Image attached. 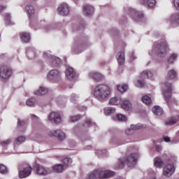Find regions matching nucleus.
I'll list each match as a JSON object with an SVG mask.
<instances>
[{"label":"nucleus","mask_w":179,"mask_h":179,"mask_svg":"<svg viewBox=\"0 0 179 179\" xmlns=\"http://www.w3.org/2000/svg\"><path fill=\"white\" fill-rule=\"evenodd\" d=\"M138 153H131L124 158H120L118 160V162L115 165V169H124L125 164L129 167H135L136 163L138 162Z\"/></svg>","instance_id":"f257e3e1"},{"label":"nucleus","mask_w":179,"mask_h":179,"mask_svg":"<svg viewBox=\"0 0 179 179\" xmlns=\"http://www.w3.org/2000/svg\"><path fill=\"white\" fill-rule=\"evenodd\" d=\"M110 94H111L110 87L104 84L96 85L94 90V96L99 101H106Z\"/></svg>","instance_id":"f03ea898"},{"label":"nucleus","mask_w":179,"mask_h":179,"mask_svg":"<svg viewBox=\"0 0 179 179\" xmlns=\"http://www.w3.org/2000/svg\"><path fill=\"white\" fill-rule=\"evenodd\" d=\"M114 176V172L112 171H101V169H96L93 172H91L88 174L86 179H105L110 178Z\"/></svg>","instance_id":"7ed1b4c3"},{"label":"nucleus","mask_w":179,"mask_h":179,"mask_svg":"<svg viewBox=\"0 0 179 179\" xmlns=\"http://www.w3.org/2000/svg\"><path fill=\"white\" fill-rule=\"evenodd\" d=\"M177 162V157L171 156L168 159V164L163 169V175L165 177H171L176 171V163Z\"/></svg>","instance_id":"20e7f679"},{"label":"nucleus","mask_w":179,"mask_h":179,"mask_svg":"<svg viewBox=\"0 0 179 179\" xmlns=\"http://www.w3.org/2000/svg\"><path fill=\"white\" fill-rule=\"evenodd\" d=\"M154 50L156 54L159 55V57H163V55H166L167 51H169V44L166 41L158 42L155 44Z\"/></svg>","instance_id":"39448f33"},{"label":"nucleus","mask_w":179,"mask_h":179,"mask_svg":"<svg viewBox=\"0 0 179 179\" xmlns=\"http://www.w3.org/2000/svg\"><path fill=\"white\" fill-rule=\"evenodd\" d=\"M86 46V39L83 38H76L73 50L76 54H79L83 51Z\"/></svg>","instance_id":"423d86ee"},{"label":"nucleus","mask_w":179,"mask_h":179,"mask_svg":"<svg viewBox=\"0 0 179 179\" xmlns=\"http://www.w3.org/2000/svg\"><path fill=\"white\" fill-rule=\"evenodd\" d=\"M33 169L29 164H24L22 167L20 168L18 176L20 178H27L31 174Z\"/></svg>","instance_id":"0eeeda50"},{"label":"nucleus","mask_w":179,"mask_h":179,"mask_svg":"<svg viewBox=\"0 0 179 179\" xmlns=\"http://www.w3.org/2000/svg\"><path fill=\"white\" fill-rule=\"evenodd\" d=\"M43 58L48 59L51 66L57 67L61 64V59L52 56L47 52H43Z\"/></svg>","instance_id":"6e6552de"},{"label":"nucleus","mask_w":179,"mask_h":179,"mask_svg":"<svg viewBox=\"0 0 179 179\" xmlns=\"http://www.w3.org/2000/svg\"><path fill=\"white\" fill-rule=\"evenodd\" d=\"M12 76V69L9 67L3 66L0 68V78L3 80H8Z\"/></svg>","instance_id":"1a4fd4ad"},{"label":"nucleus","mask_w":179,"mask_h":179,"mask_svg":"<svg viewBox=\"0 0 179 179\" xmlns=\"http://www.w3.org/2000/svg\"><path fill=\"white\" fill-rule=\"evenodd\" d=\"M49 136H55L56 138H58L59 141H64V139L66 138L65 133L59 129L50 131L49 132Z\"/></svg>","instance_id":"9d476101"},{"label":"nucleus","mask_w":179,"mask_h":179,"mask_svg":"<svg viewBox=\"0 0 179 179\" xmlns=\"http://www.w3.org/2000/svg\"><path fill=\"white\" fill-rule=\"evenodd\" d=\"M57 12L61 16H67V15H69V6H68V4L63 3L57 8Z\"/></svg>","instance_id":"9b49d317"},{"label":"nucleus","mask_w":179,"mask_h":179,"mask_svg":"<svg viewBox=\"0 0 179 179\" xmlns=\"http://www.w3.org/2000/svg\"><path fill=\"white\" fill-rule=\"evenodd\" d=\"M66 76L67 79H69V80H76V79H78V76H76V73L71 67H69L66 69Z\"/></svg>","instance_id":"f8f14e48"},{"label":"nucleus","mask_w":179,"mask_h":179,"mask_svg":"<svg viewBox=\"0 0 179 179\" xmlns=\"http://www.w3.org/2000/svg\"><path fill=\"white\" fill-rule=\"evenodd\" d=\"M61 78V73L57 69L50 71L48 75L49 80H54V79H59Z\"/></svg>","instance_id":"ddd939ff"},{"label":"nucleus","mask_w":179,"mask_h":179,"mask_svg":"<svg viewBox=\"0 0 179 179\" xmlns=\"http://www.w3.org/2000/svg\"><path fill=\"white\" fill-rule=\"evenodd\" d=\"M164 96L166 100H169L171 97V84L166 83L164 89Z\"/></svg>","instance_id":"4468645a"},{"label":"nucleus","mask_w":179,"mask_h":179,"mask_svg":"<svg viewBox=\"0 0 179 179\" xmlns=\"http://www.w3.org/2000/svg\"><path fill=\"white\" fill-rule=\"evenodd\" d=\"M48 120L52 122H53L55 124H58V122H61V115L57 112H53L49 115Z\"/></svg>","instance_id":"2eb2a0df"},{"label":"nucleus","mask_w":179,"mask_h":179,"mask_svg":"<svg viewBox=\"0 0 179 179\" xmlns=\"http://www.w3.org/2000/svg\"><path fill=\"white\" fill-rule=\"evenodd\" d=\"M83 12L84 15L85 16H90L93 15V13L94 12V8L93 6L87 4L83 6Z\"/></svg>","instance_id":"dca6fc26"},{"label":"nucleus","mask_w":179,"mask_h":179,"mask_svg":"<svg viewBox=\"0 0 179 179\" xmlns=\"http://www.w3.org/2000/svg\"><path fill=\"white\" fill-rule=\"evenodd\" d=\"M89 76L96 80V82H100V80H103V79H104V77L101 73L93 71L89 73Z\"/></svg>","instance_id":"f3484780"},{"label":"nucleus","mask_w":179,"mask_h":179,"mask_svg":"<svg viewBox=\"0 0 179 179\" xmlns=\"http://www.w3.org/2000/svg\"><path fill=\"white\" fill-rule=\"evenodd\" d=\"M169 22L171 26H174V24H179V13L172 14L169 18Z\"/></svg>","instance_id":"a211bd4d"},{"label":"nucleus","mask_w":179,"mask_h":179,"mask_svg":"<svg viewBox=\"0 0 179 179\" xmlns=\"http://www.w3.org/2000/svg\"><path fill=\"white\" fill-rule=\"evenodd\" d=\"M35 169L38 176H47V174H48V171L41 165H36Z\"/></svg>","instance_id":"6ab92c4d"},{"label":"nucleus","mask_w":179,"mask_h":179,"mask_svg":"<svg viewBox=\"0 0 179 179\" xmlns=\"http://www.w3.org/2000/svg\"><path fill=\"white\" fill-rule=\"evenodd\" d=\"M178 76V73H177V71L171 69L168 71L167 79H169V80H175V79H177Z\"/></svg>","instance_id":"aec40b11"},{"label":"nucleus","mask_w":179,"mask_h":179,"mask_svg":"<svg viewBox=\"0 0 179 179\" xmlns=\"http://www.w3.org/2000/svg\"><path fill=\"white\" fill-rule=\"evenodd\" d=\"M117 59L119 65H124L125 62V52L120 51L117 54Z\"/></svg>","instance_id":"412c9836"},{"label":"nucleus","mask_w":179,"mask_h":179,"mask_svg":"<svg viewBox=\"0 0 179 179\" xmlns=\"http://www.w3.org/2000/svg\"><path fill=\"white\" fill-rule=\"evenodd\" d=\"M25 10H27L29 16V19H31V20H33V19L36 17V15L34 14V7H33V6L29 5L25 7Z\"/></svg>","instance_id":"4be33fe9"},{"label":"nucleus","mask_w":179,"mask_h":179,"mask_svg":"<svg viewBox=\"0 0 179 179\" xmlns=\"http://www.w3.org/2000/svg\"><path fill=\"white\" fill-rule=\"evenodd\" d=\"M26 54L28 59H34L36 58V50L33 48H27Z\"/></svg>","instance_id":"5701e85b"},{"label":"nucleus","mask_w":179,"mask_h":179,"mask_svg":"<svg viewBox=\"0 0 179 179\" xmlns=\"http://www.w3.org/2000/svg\"><path fill=\"white\" fill-rule=\"evenodd\" d=\"M141 5H147L148 8H153L156 5V0H140Z\"/></svg>","instance_id":"b1692460"},{"label":"nucleus","mask_w":179,"mask_h":179,"mask_svg":"<svg viewBox=\"0 0 179 179\" xmlns=\"http://www.w3.org/2000/svg\"><path fill=\"white\" fill-rule=\"evenodd\" d=\"M177 121H179V116L170 117L168 120L165 122V125L171 127L177 123Z\"/></svg>","instance_id":"393cba45"},{"label":"nucleus","mask_w":179,"mask_h":179,"mask_svg":"<svg viewBox=\"0 0 179 179\" xmlns=\"http://www.w3.org/2000/svg\"><path fill=\"white\" fill-rule=\"evenodd\" d=\"M121 107L122 108H123V110H126V111H129V110H131V108H132V105L131 104V102L129 101L124 100L122 101Z\"/></svg>","instance_id":"a878e982"},{"label":"nucleus","mask_w":179,"mask_h":179,"mask_svg":"<svg viewBox=\"0 0 179 179\" xmlns=\"http://www.w3.org/2000/svg\"><path fill=\"white\" fill-rule=\"evenodd\" d=\"M141 78L144 79H150L151 78H153V73L149 70L143 71L141 73Z\"/></svg>","instance_id":"bb28decb"},{"label":"nucleus","mask_w":179,"mask_h":179,"mask_svg":"<svg viewBox=\"0 0 179 179\" xmlns=\"http://www.w3.org/2000/svg\"><path fill=\"white\" fill-rule=\"evenodd\" d=\"M132 13H134V19L136 22H139L141 20L143 19V14L142 13H139L138 11H135L133 10Z\"/></svg>","instance_id":"cd10ccee"},{"label":"nucleus","mask_w":179,"mask_h":179,"mask_svg":"<svg viewBox=\"0 0 179 179\" xmlns=\"http://www.w3.org/2000/svg\"><path fill=\"white\" fill-rule=\"evenodd\" d=\"M20 37L24 43H30V34L22 32L20 34Z\"/></svg>","instance_id":"c85d7f7f"},{"label":"nucleus","mask_w":179,"mask_h":179,"mask_svg":"<svg viewBox=\"0 0 179 179\" xmlns=\"http://www.w3.org/2000/svg\"><path fill=\"white\" fill-rule=\"evenodd\" d=\"M121 103V98L118 96L113 97L109 101V104L112 106H118Z\"/></svg>","instance_id":"c756f323"},{"label":"nucleus","mask_w":179,"mask_h":179,"mask_svg":"<svg viewBox=\"0 0 179 179\" xmlns=\"http://www.w3.org/2000/svg\"><path fill=\"white\" fill-rule=\"evenodd\" d=\"M163 164H164V162H163L161 157H155V162H154V165L155 167H159V169H160L163 166Z\"/></svg>","instance_id":"7c9ffc66"},{"label":"nucleus","mask_w":179,"mask_h":179,"mask_svg":"<svg viewBox=\"0 0 179 179\" xmlns=\"http://www.w3.org/2000/svg\"><path fill=\"white\" fill-rule=\"evenodd\" d=\"M48 92V89L41 87L40 89L34 93V94L36 96H44V94H46Z\"/></svg>","instance_id":"2f4dec72"},{"label":"nucleus","mask_w":179,"mask_h":179,"mask_svg":"<svg viewBox=\"0 0 179 179\" xmlns=\"http://www.w3.org/2000/svg\"><path fill=\"white\" fill-rule=\"evenodd\" d=\"M52 169L55 173H62L66 168L64 166V165L59 164L55 165Z\"/></svg>","instance_id":"473e14b6"},{"label":"nucleus","mask_w":179,"mask_h":179,"mask_svg":"<svg viewBox=\"0 0 179 179\" xmlns=\"http://www.w3.org/2000/svg\"><path fill=\"white\" fill-rule=\"evenodd\" d=\"M152 113H154L155 115H162L163 114V108L160 106H155L152 108Z\"/></svg>","instance_id":"72a5a7b5"},{"label":"nucleus","mask_w":179,"mask_h":179,"mask_svg":"<svg viewBox=\"0 0 179 179\" xmlns=\"http://www.w3.org/2000/svg\"><path fill=\"white\" fill-rule=\"evenodd\" d=\"M63 166L65 169L68 168L70 164H72V159L69 157L63 158L62 160Z\"/></svg>","instance_id":"f704fd0d"},{"label":"nucleus","mask_w":179,"mask_h":179,"mask_svg":"<svg viewBox=\"0 0 179 179\" xmlns=\"http://www.w3.org/2000/svg\"><path fill=\"white\" fill-rule=\"evenodd\" d=\"M141 100L143 103H144V104H146L147 106H150V104H152V99L148 95H145L144 96H143Z\"/></svg>","instance_id":"c9c22d12"},{"label":"nucleus","mask_w":179,"mask_h":179,"mask_svg":"<svg viewBox=\"0 0 179 179\" xmlns=\"http://www.w3.org/2000/svg\"><path fill=\"white\" fill-rule=\"evenodd\" d=\"M117 90L118 92H120V93H124V92H127L128 90V85H117Z\"/></svg>","instance_id":"e433bc0d"},{"label":"nucleus","mask_w":179,"mask_h":179,"mask_svg":"<svg viewBox=\"0 0 179 179\" xmlns=\"http://www.w3.org/2000/svg\"><path fill=\"white\" fill-rule=\"evenodd\" d=\"M27 106L29 107H34L36 106V99L31 98L27 101Z\"/></svg>","instance_id":"4c0bfd02"},{"label":"nucleus","mask_w":179,"mask_h":179,"mask_svg":"<svg viewBox=\"0 0 179 179\" xmlns=\"http://www.w3.org/2000/svg\"><path fill=\"white\" fill-rule=\"evenodd\" d=\"M8 168L6 166L0 164V173L1 174H8Z\"/></svg>","instance_id":"58836bf2"},{"label":"nucleus","mask_w":179,"mask_h":179,"mask_svg":"<svg viewBox=\"0 0 179 179\" xmlns=\"http://www.w3.org/2000/svg\"><path fill=\"white\" fill-rule=\"evenodd\" d=\"M177 57H178L177 54L176 53L172 54L171 56L168 59L169 64H173L174 61L177 59Z\"/></svg>","instance_id":"ea45409f"},{"label":"nucleus","mask_w":179,"mask_h":179,"mask_svg":"<svg viewBox=\"0 0 179 179\" xmlns=\"http://www.w3.org/2000/svg\"><path fill=\"white\" fill-rule=\"evenodd\" d=\"M25 141H26V137L20 136L16 138L15 143H16V145H20V144L23 143V142H24Z\"/></svg>","instance_id":"a19ab883"},{"label":"nucleus","mask_w":179,"mask_h":179,"mask_svg":"<svg viewBox=\"0 0 179 179\" xmlns=\"http://www.w3.org/2000/svg\"><path fill=\"white\" fill-rule=\"evenodd\" d=\"M113 113H115V108H114L109 107L105 109V114H107L108 115L113 114Z\"/></svg>","instance_id":"79ce46f5"},{"label":"nucleus","mask_w":179,"mask_h":179,"mask_svg":"<svg viewBox=\"0 0 179 179\" xmlns=\"http://www.w3.org/2000/svg\"><path fill=\"white\" fill-rule=\"evenodd\" d=\"M82 118V116L80 115L73 116L70 117V122H76V121H79V120Z\"/></svg>","instance_id":"37998d69"},{"label":"nucleus","mask_w":179,"mask_h":179,"mask_svg":"<svg viewBox=\"0 0 179 179\" xmlns=\"http://www.w3.org/2000/svg\"><path fill=\"white\" fill-rule=\"evenodd\" d=\"M136 87H143L145 86V80H138L136 83Z\"/></svg>","instance_id":"c03bdc74"},{"label":"nucleus","mask_w":179,"mask_h":179,"mask_svg":"<svg viewBox=\"0 0 179 179\" xmlns=\"http://www.w3.org/2000/svg\"><path fill=\"white\" fill-rule=\"evenodd\" d=\"M116 118L118 121H127V117L122 114H119L116 115Z\"/></svg>","instance_id":"a18cd8bd"},{"label":"nucleus","mask_w":179,"mask_h":179,"mask_svg":"<svg viewBox=\"0 0 179 179\" xmlns=\"http://www.w3.org/2000/svg\"><path fill=\"white\" fill-rule=\"evenodd\" d=\"M10 142H12V141L10 139H7L4 141H1L0 143V145H1V146H8V145H9L10 143Z\"/></svg>","instance_id":"49530a36"},{"label":"nucleus","mask_w":179,"mask_h":179,"mask_svg":"<svg viewBox=\"0 0 179 179\" xmlns=\"http://www.w3.org/2000/svg\"><path fill=\"white\" fill-rule=\"evenodd\" d=\"M131 128L132 129H141V128H142V126L141 124H135V125H131Z\"/></svg>","instance_id":"de8ad7c7"},{"label":"nucleus","mask_w":179,"mask_h":179,"mask_svg":"<svg viewBox=\"0 0 179 179\" xmlns=\"http://www.w3.org/2000/svg\"><path fill=\"white\" fill-rule=\"evenodd\" d=\"M174 6L176 8L177 10H179V0H174Z\"/></svg>","instance_id":"09e8293b"},{"label":"nucleus","mask_w":179,"mask_h":179,"mask_svg":"<svg viewBox=\"0 0 179 179\" xmlns=\"http://www.w3.org/2000/svg\"><path fill=\"white\" fill-rule=\"evenodd\" d=\"M17 125H18V127H24V121H22L20 120H18Z\"/></svg>","instance_id":"8fccbe9b"},{"label":"nucleus","mask_w":179,"mask_h":179,"mask_svg":"<svg viewBox=\"0 0 179 179\" xmlns=\"http://www.w3.org/2000/svg\"><path fill=\"white\" fill-rule=\"evenodd\" d=\"M5 20H6L7 22H10V14L6 13V14L5 15Z\"/></svg>","instance_id":"3c124183"},{"label":"nucleus","mask_w":179,"mask_h":179,"mask_svg":"<svg viewBox=\"0 0 179 179\" xmlns=\"http://www.w3.org/2000/svg\"><path fill=\"white\" fill-rule=\"evenodd\" d=\"M85 124H87V127H90V125H92V124H93L92 122V120L90 119H87L85 120Z\"/></svg>","instance_id":"603ef678"},{"label":"nucleus","mask_w":179,"mask_h":179,"mask_svg":"<svg viewBox=\"0 0 179 179\" xmlns=\"http://www.w3.org/2000/svg\"><path fill=\"white\" fill-rule=\"evenodd\" d=\"M155 149H156L157 152H161L162 151V146L156 145Z\"/></svg>","instance_id":"864d4df0"},{"label":"nucleus","mask_w":179,"mask_h":179,"mask_svg":"<svg viewBox=\"0 0 179 179\" xmlns=\"http://www.w3.org/2000/svg\"><path fill=\"white\" fill-rule=\"evenodd\" d=\"M164 139L165 142H170V141H171L170 137H169V136L164 137Z\"/></svg>","instance_id":"5fc2aeb1"},{"label":"nucleus","mask_w":179,"mask_h":179,"mask_svg":"<svg viewBox=\"0 0 179 179\" xmlns=\"http://www.w3.org/2000/svg\"><path fill=\"white\" fill-rule=\"evenodd\" d=\"M4 9H6V6H0V12H1V10H3Z\"/></svg>","instance_id":"6e6d98bb"},{"label":"nucleus","mask_w":179,"mask_h":179,"mask_svg":"<svg viewBox=\"0 0 179 179\" xmlns=\"http://www.w3.org/2000/svg\"><path fill=\"white\" fill-rule=\"evenodd\" d=\"M71 97H73L74 99H76V95L75 94H73L71 95Z\"/></svg>","instance_id":"4d7b16f0"},{"label":"nucleus","mask_w":179,"mask_h":179,"mask_svg":"<svg viewBox=\"0 0 179 179\" xmlns=\"http://www.w3.org/2000/svg\"><path fill=\"white\" fill-rule=\"evenodd\" d=\"M30 26H31V27H33V26H34V25L33 24V21H31V24H30Z\"/></svg>","instance_id":"13d9d810"},{"label":"nucleus","mask_w":179,"mask_h":179,"mask_svg":"<svg viewBox=\"0 0 179 179\" xmlns=\"http://www.w3.org/2000/svg\"><path fill=\"white\" fill-rule=\"evenodd\" d=\"M32 117H34L35 118H38L37 116L32 115Z\"/></svg>","instance_id":"bf43d9fd"},{"label":"nucleus","mask_w":179,"mask_h":179,"mask_svg":"<svg viewBox=\"0 0 179 179\" xmlns=\"http://www.w3.org/2000/svg\"><path fill=\"white\" fill-rule=\"evenodd\" d=\"M85 28V25H82V29H84Z\"/></svg>","instance_id":"052dcab7"},{"label":"nucleus","mask_w":179,"mask_h":179,"mask_svg":"<svg viewBox=\"0 0 179 179\" xmlns=\"http://www.w3.org/2000/svg\"><path fill=\"white\" fill-rule=\"evenodd\" d=\"M152 179H156V178H155V177H153Z\"/></svg>","instance_id":"680f3d73"},{"label":"nucleus","mask_w":179,"mask_h":179,"mask_svg":"<svg viewBox=\"0 0 179 179\" xmlns=\"http://www.w3.org/2000/svg\"><path fill=\"white\" fill-rule=\"evenodd\" d=\"M132 57H133V58H134V53H132Z\"/></svg>","instance_id":"e2e57ef3"},{"label":"nucleus","mask_w":179,"mask_h":179,"mask_svg":"<svg viewBox=\"0 0 179 179\" xmlns=\"http://www.w3.org/2000/svg\"><path fill=\"white\" fill-rule=\"evenodd\" d=\"M34 1H36V0H34Z\"/></svg>","instance_id":"0e129e2a"}]
</instances>
